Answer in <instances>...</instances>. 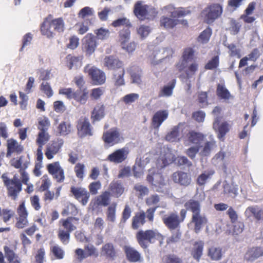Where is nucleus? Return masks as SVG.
Wrapping results in <instances>:
<instances>
[{"instance_id":"obj_1","label":"nucleus","mask_w":263,"mask_h":263,"mask_svg":"<svg viewBox=\"0 0 263 263\" xmlns=\"http://www.w3.org/2000/svg\"><path fill=\"white\" fill-rule=\"evenodd\" d=\"M64 30V23L62 18H58L49 21L46 19L41 27L42 34L47 37H53L55 34L54 31L63 32Z\"/></svg>"},{"instance_id":"obj_2","label":"nucleus","mask_w":263,"mask_h":263,"mask_svg":"<svg viewBox=\"0 0 263 263\" xmlns=\"http://www.w3.org/2000/svg\"><path fill=\"white\" fill-rule=\"evenodd\" d=\"M136 237L140 246L145 249L153 240L159 239L161 238L162 236L157 230L145 231L141 230L137 233Z\"/></svg>"},{"instance_id":"obj_3","label":"nucleus","mask_w":263,"mask_h":263,"mask_svg":"<svg viewBox=\"0 0 263 263\" xmlns=\"http://www.w3.org/2000/svg\"><path fill=\"white\" fill-rule=\"evenodd\" d=\"M147 181L153 186V189L158 192H164V187L166 185V182L162 175L157 172L155 168L148 170V174L146 177Z\"/></svg>"},{"instance_id":"obj_4","label":"nucleus","mask_w":263,"mask_h":263,"mask_svg":"<svg viewBox=\"0 0 263 263\" xmlns=\"http://www.w3.org/2000/svg\"><path fill=\"white\" fill-rule=\"evenodd\" d=\"M223 12L222 6L218 4H213L205 8L203 11L205 20L208 24H211L221 16Z\"/></svg>"},{"instance_id":"obj_5","label":"nucleus","mask_w":263,"mask_h":263,"mask_svg":"<svg viewBox=\"0 0 263 263\" xmlns=\"http://www.w3.org/2000/svg\"><path fill=\"white\" fill-rule=\"evenodd\" d=\"M134 13L139 19H149L150 17H154L156 15L155 10L149 6L144 5L142 2H138L134 7Z\"/></svg>"},{"instance_id":"obj_6","label":"nucleus","mask_w":263,"mask_h":263,"mask_svg":"<svg viewBox=\"0 0 263 263\" xmlns=\"http://www.w3.org/2000/svg\"><path fill=\"white\" fill-rule=\"evenodd\" d=\"M91 77L93 83L97 85H101L105 83L106 76L105 73L95 67L87 65L84 69Z\"/></svg>"},{"instance_id":"obj_7","label":"nucleus","mask_w":263,"mask_h":263,"mask_svg":"<svg viewBox=\"0 0 263 263\" xmlns=\"http://www.w3.org/2000/svg\"><path fill=\"white\" fill-rule=\"evenodd\" d=\"M162 16H166L173 18H178L189 14L190 11L184 8H176L172 5L164 6L161 9Z\"/></svg>"},{"instance_id":"obj_8","label":"nucleus","mask_w":263,"mask_h":263,"mask_svg":"<svg viewBox=\"0 0 263 263\" xmlns=\"http://www.w3.org/2000/svg\"><path fill=\"white\" fill-rule=\"evenodd\" d=\"M175 160V156L170 149H165L162 151L157 160V166L163 168L171 164Z\"/></svg>"},{"instance_id":"obj_9","label":"nucleus","mask_w":263,"mask_h":263,"mask_svg":"<svg viewBox=\"0 0 263 263\" xmlns=\"http://www.w3.org/2000/svg\"><path fill=\"white\" fill-rule=\"evenodd\" d=\"M48 172L53 176L58 182H62L65 179L64 170L60 166L59 162H55L47 165Z\"/></svg>"},{"instance_id":"obj_10","label":"nucleus","mask_w":263,"mask_h":263,"mask_svg":"<svg viewBox=\"0 0 263 263\" xmlns=\"http://www.w3.org/2000/svg\"><path fill=\"white\" fill-rule=\"evenodd\" d=\"M208 219L203 213L192 215L190 224L194 226V232L199 233L202 228L208 223Z\"/></svg>"},{"instance_id":"obj_11","label":"nucleus","mask_w":263,"mask_h":263,"mask_svg":"<svg viewBox=\"0 0 263 263\" xmlns=\"http://www.w3.org/2000/svg\"><path fill=\"white\" fill-rule=\"evenodd\" d=\"M129 150L127 147H124L116 150L108 156L107 159L110 162L115 163H120L125 161L128 155Z\"/></svg>"},{"instance_id":"obj_12","label":"nucleus","mask_w":263,"mask_h":263,"mask_svg":"<svg viewBox=\"0 0 263 263\" xmlns=\"http://www.w3.org/2000/svg\"><path fill=\"white\" fill-rule=\"evenodd\" d=\"M97 47L95 36L92 34H87L83 39V48L88 55H91Z\"/></svg>"},{"instance_id":"obj_13","label":"nucleus","mask_w":263,"mask_h":263,"mask_svg":"<svg viewBox=\"0 0 263 263\" xmlns=\"http://www.w3.org/2000/svg\"><path fill=\"white\" fill-rule=\"evenodd\" d=\"M172 179L174 182L179 184L181 186H187L191 184L192 178L190 174L178 171L173 173Z\"/></svg>"},{"instance_id":"obj_14","label":"nucleus","mask_w":263,"mask_h":263,"mask_svg":"<svg viewBox=\"0 0 263 263\" xmlns=\"http://www.w3.org/2000/svg\"><path fill=\"white\" fill-rule=\"evenodd\" d=\"M71 192L76 199L79 200L83 205L87 203L90 197V194L85 188L72 186Z\"/></svg>"},{"instance_id":"obj_15","label":"nucleus","mask_w":263,"mask_h":263,"mask_svg":"<svg viewBox=\"0 0 263 263\" xmlns=\"http://www.w3.org/2000/svg\"><path fill=\"white\" fill-rule=\"evenodd\" d=\"M162 220L165 225L171 230L177 229L181 222L177 213H171L165 215L162 217Z\"/></svg>"},{"instance_id":"obj_16","label":"nucleus","mask_w":263,"mask_h":263,"mask_svg":"<svg viewBox=\"0 0 263 263\" xmlns=\"http://www.w3.org/2000/svg\"><path fill=\"white\" fill-rule=\"evenodd\" d=\"M102 138L105 143L111 144L119 143L123 140L119 132L115 129H110L104 133Z\"/></svg>"},{"instance_id":"obj_17","label":"nucleus","mask_w":263,"mask_h":263,"mask_svg":"<svg viewBox=\"0 0 263 263\" xmlns=\"http://www.w3.org/2000/svg\"><path fill=\"white\" fill-rule=\"evenodd\" d=\"M220 117L215 118L213 124V127L217 132V137L223 140L226 134L229 131V124L224 122L220 124Z\"/></svg>"},{"instance_id":"obj_18","label":"nucleus","mask_w":263,"mask_h":263,"mask_svg":"<svg viewBox=\"0 0 263 263\" xmlns=\"http://www.w3.org/2000/svg\"><path fill=\"white\" fill-rule=\"evenodd\" d=\"M103 65L108 69L115 70L122 68L123 62L114 55L106 56L103 61Z\"/></svg>"},{"instance_id":"obj_19","label":"nucleus","mask_w":263,"mask_h":263,"mask_svg":"<svg viewBox=\"0 0 263 263\" xmlns=\"http://www.w3.org/2000/svg\"><path fill=\"white\" fill-rule=\"evenodd\" d=\"M78 134L81 137L86 135L91 136V127L88 118H85L79 120L77 124Z\"/></svg>"},{"instance_id":"obj_20","label":"nucleus","mask_w":263,"mask_h":263,"mask_svg":"<svg viewBox=\"0 0 263 263\" xmlns=\"http://www.w3.org/2000/svg\"><path fill=\"white\" fill-rule=\"evenodd\" d=\"M17 212L19 215V217L17 218V221L15 226L18 229H23L27 226L28 224V220L27 219L28 213L25 207V204L24 202L20 205Z\"/></svg>"},{"instance_id":"obj_21","label":"nucleus","mask_w":263,"mask_h":263,"mask_svg":"<svg viewBox=\"0 0 263 263\" xmlns=\"http://www.w3.org/2000/svg\"><path fill=\"white\" fill-rule=\"evenodd\" d=\"M63 143V140L60 139L53 141L51 144L48 145L45 152L46 157L48 159H52L53 156L58 153Z\"/></svg>"},{"instance_id":"obj_22","label":"nucleus","mask_w":263,"mask_h":263,"mask_svg":"<svg viewBox=\"0 0 263 263\" xmlns=\"http://www.w3.org/2000/svg\"><path fill=\"white\" fill-rule=\"evenodd\" d=\"M7 152L6 157L9 158L11 157L12 153H20L23 149V146L18 143V142L13 139L7 140Z\"/></svg>"},{"instance_id":"obj_23","label":"nucleus","mask_w":263,"mask_h":263,"mask_svg":"<svg viewBox=\"0 0 263 263\" xmlns=\"http://www.w3.org/2000/svg\"><path fill=\"white\" fill-rule=\"evenodd\" d=\"M124 251L127 259L131 262H141L143 260L140 253L134 248L125 246Z\"/></svg>"},{"instance_id":"obj_24","label":"nucleus","mask_w":263,"mask_h":263,"mask_svg":"<svg viewBox=\"0 0 263 263\" xmlns=\"http://www.w3.org/2000/svg\"><path fill=\"white\" fill-rule=\"evenodd\" d=\"M194 50L192 48H186L183 54V60L181 64L177 65L178 69L180 72L183 71L186 66L187 62L191 61L194 58Z\"/></svg>"},{"instance_id":"obj_25","label":"nucleus","mask_w":263,"mask_h":263,"mask_svg":"<svg viewBox=\"0 0 263 263\" xmlns=\"http://www.w3.org/2000/svg\"><path fill=\"white\" fill-rule=\"evenodd\" d=\"M263 255V249L261 247L252 248L247 251L245 259L247 261H253Z\"/></svg>"},{"instance_id":"obj_26","label":"nucleus","mask_w":263,"mask_h":263,"mask_svg":"<svg viewBox=\"0 0 263 263\" xmlns=\"http://www.w3.org/2000/svg\"><path fill=\"white\" fill-rule=\"evenodd\" d=\"M105 106L103 104L99 103L93 108L91 115L92 123L99 121L105 116Z\"/></svg>"},{"instance_id":"obj_27","label":"nucleus","mask_w":263,"mask_h":263,"mask_svg":"<svg viewBox=\"0 0 263 263\" xmlns=\"http://www.w3.org/2000/svg\"><path fill=\"white\" fill-rule=\"evenodd\" d=\"M130 75L132 83L137 85H140L142 83L141 69L137 66H132L127 69Z\"/></svg>"},{"instance_id":"obj_28","label":"nucleus","mask_w":263,"mask_h":263,"mask_svg":"<svg viewBox=\"0 0 263 263\" xmlns=\"http://www.w3.org/2000/svg\"><path fill=\"white\" fill-rule=\"evenodd\" d=\"M167 110H159L156 112L153 118V125L154 128H159L162 123L168 117Z\"/></svg>"},{"instance_id":"obj_29","label":"nucleus","mask_w":263,"mask_h":263,"mask_svg":"<svg viewBox=\"0 0 263 263\" xmlns=\"http://www.w3.org/2000/svg\"><path fill=\"white\" fill-rule=\"evenodd\" d=\"M6 186L7 189L8 195L14 200L16 198L18 193L22 189V183L9 182Z\"/></svg>"},{"instance_id":"obj_30","label":"nucleus","mask_w":263,"mask_h":263,"mask_svg":"<svg viewBox=\"0 0 263 263\" xmlns=\"http://www.w3.org/2000/svg\"><path fill=\"white\" fill-rule=\"evenodd\" d=\"M215 174V171L212 168L208 169L202 172L197 178L196 182L199 186H204L207 181L212 178Z\"/></svg>"},{"instance_id":"obj_31","label":"nucleus","mask_w":263,"mask_h":263,"mask_svg":"<svg viewBox=\"0 0 263 263\" xmlns=\"http://www.w3.org/2000/svg\"><path fill=\"white\" fill-rule=\"evenodd\" d=\"M204 138V135L195 131H191L187 134V139L189 143L195 144V145L201 146L202 142Z\"/></svg>"},{"instance_id":"obj_32","label":"nucleus","mask_w":263,"mask_h":263,"mask_svg":"<svg viewBox=\"0 0 263 263\" xmlns=\"http://www.w3.org/2000/svg\"><path fill=\"white\" fill-rule=\"evenodd\" d=\"M186 209L192 213V215L199 214L201 212V205L199 201L190 199L184 204Z\"/></svg>"},{"instance_id":"obj_33","label":"nucleus","mask_w":263,"mask_h":263,"mask_svg":"<svg viewBox=\"0 0 263 263\" xmlns=\"http://www.w3.org/2000/svg\"><path fill=\"white\" fill-rule=\"evenodd\" d=\"M145 213L144 211L136 213L132 219V228L137 229L145 222Z\"/></svg>"},{"instance_id":"obj_34","label":"nucleus","mask_w":263,"mask_h":263,"mask_svg":"<svg viewBox=\"0 0 263 263\" xmlns=\"http://www.w3.org/2000/svg\"><path fill=\"white\" fill-rule=\"evenodd\" d=\"M198 65L196 63L191 64L185 70V72L180 74L179 78L182 81L192 78L195 74V72L198 70Z\"/></svg>"},{"instance_id":"obj_35","label":"nucleus","mask_w":263,"mask_h":263,"mask_svg":"<svg viewBox=\"0 0 263 263\" xmlns=\"http://www.w3.org/2000/svg\"><path fill=\"white\" fill-rule=\"evenodd\" d=\"M223 193L229 196L235 198L238 195V187L237 185L233 183L229 184L227 181L223 182Z\"/></svg>"},{"instance_id":"obj_36","label":"nucleus","mask_w":263,"mask_h":263,"mask_svg":"<svg viewBox=\"0 0 263 263\" xmlns=\"http://www.w3.org/2000/svg\"><path fill=\"white\" fill-rule=\"evenodd\" d=\"M173 53L172 49L166 47L162 48L158 50L156 54L155 55V59L159 62H161L162 60L169 58L172 56Z\"/></svg>"},{"instance_id":"obj_37","label":"nucleus","mask_w":263,"mask_h":263,"mask_svg":"<svg viewBox=\"0 0 263 263\" xmlns=\"http://www.w3.org/2000/svg\"><path fill=\"white\" fill-rule=\"evenodd\" d=\"M177 18L162 16L160 20V25L166 29H172L178 24V21Z\"/></svg>"},{"instance_id":"obj_38","label":"nucleus","mask_w":263,"mask_h":263,"mask_svg":"<svg viewBox=\"0 0 263 263\" xmlns=\"http://www.w3.org/2000/svg\"><path fill=\"white\" fill-rule=\"evenodd\" d=\"M226 153L222 151H220L212 158V163L215 166L226 168V165L224 161Z\"/></svg>"},{"instance_id":"obj_39","label":"nucleus","mask_w":263,"mask_h":263,"mask_svg":"<svg viewBox=\"0 0 263 263\" xmlns=\"http://www.w3.org/2000/svg\"><path fill=\"white\" fill-rule=\"evenodd\" d=\"M109 189L110 194L116 198L120 197L124 191L122 184L118 181L111 183Z\"/></svg>"},{"instance_id":"obj_40","label":"nucleus","mask_w":263,"mask_h":263,"mask_svg":"<svg viewBox=\"0 0 263 263\" xmlns=\"http://www.w3.org/2000/svg\"><path fill=\"white\" fill-rule=\"evenodd\" d=\"M101 254L107 258H114L116 256V251L114 246L111 243H108L103 246Z\"/></svg>"},{"instance_id":"obj_41","label":"nucleus","mask_w":263,"mask_h":263,"mask_svg":"<svg viewBox=\"0 0 263 263\" xmlns=\"http://www.w3.org/2000/svg\"><path fill=\"white\" fill-rule=\"evenodd\" d=\"M110 193L109 191H105L100 195L97 196L96 199V204L99 206H106L110 202Z\"/></svg>"},{"instance_id":"obj_42","label":"nucleus","mask_w":263,"mask_h":263,"mask_svg":"<svg viewBox=\"0 0 263 263\" xmlns=\"http://www.w3.org/2000/svg\"><path fill=\"white\" fill-rule=\"evenodd\" d=\"M216 147V142L214 140L207 141L205 143L202 148L199 152V155L202 157L208 156L210 155L212 150Z\"/></svg>"},{"instance_id":"obj_43","label":"nucleus","mask_w":263,"mask_h":263,"mask_svg":"<svg viewBox=\"0 0 263 263\" xmlns=\"http://www.w3.org/2000/svg\"><path fill=\"white\" fill-rule=\"evenodd\" d=\"M88 97V91L86 89H84L82 92L81 90L75 91L74 99L81 104H84L86 102Z\"/></svg>"},{"instance_id":"obj_44","label":"nucleus","mask_w":263,"mask_h":263,"mask_svg":"<svg viewBox=\"0 0 263 263\" xmlns=\"http://www.w3.org/2000/svg\"><path fill=\"white\" fill-rule=\"evenodd\" d=\"M117 203H112L107 208L106 212V220L111 222H114L116 219Z\"/></svg>"},{"instance_id":"obj_45","label":"nucleus","mask_w":263,"mask_h":263,"mask_svg":"<svg viewBox=\"0 0 263 263\" xmlns=\"http://www.w3.org/2000/svg\"><path fill=\"white\" fill-rule=\"evenodd\" d=\"M58 131L62 136L69 134L71 131V125L68 121L62 122L58 127Z\"/></svg>"},{"instance_id":"obj_46","label":"nucleus","mask_w":263,"mask_h":263,"mask_svg":"<svg viewBox=\"0 0 263 263\" xmlns=\"http://www.w3.org/2000/svg\"><path fill=\"white\" fill-rule=\"evenodd\" d=\"M212 29L209 27L206 28L199 35L197 39L198 42L202 44L208 43L212 35Z\"/></svg>"},{"instance_id":"obj_47","label":"nucleus","mask_w":263,"mask_h":263,"mask_svg":"<svg viewBox=\"0 0 263 263\" xmlns=\"http://www.w3.org/2000/svg\"><path fill=\"white\" fill-rule=\"evenodd\" d=\"M179 130L178 126H175L166 136V140L170 142L177 141L179 139Z\"/></svg>"},{"instance_id":"obj_48","label":"nucleus","mask_w":263,"mask_h":263,"mask_svg":"<svg viewBox=\"0 0 263 263\" xmlns=\"http://www.w3.org/2000/svg\"><path fill=\"white\" fill-rule=\"evenodd\" d=\"M124 74L125 71L123 68L114 72V78L116 85L121 86L124 84V79L123 78Z\"/></svg>"},{"instance_id":"obj_49","label":"nucleus","mask_w":263,"mask_h":263,"mask_svg":"<svg viewBox=\"0 0 263 263\" xmlns=\"http://www.w3.org/2000/svg\"><path fill=\"white\" fill-rule=\"evenodd\" d=\"M130 31L129 28H124L119 33V41L121 45L127 43L130 39Z\"/></svg>"},{"instance_id":"obj_50","label":"nucleus","mask_w":263,"mask_h":263,"mask_svg":"<svg viewBox=\"0 0 263 263\" xmlns=\"http://www.w3.org/2000/svg\"><path fill=\"white\" fill-rule=\"evenodd\" d=\"M217 94L221 99H229L231 97L230 93L226 87L221 84H218Z\"/></svg>"},{"instance_id":"obj_51","label":"nucleus","mask_w":263,"mask_h":263,"mask_svg":"<svg viewBox=\"0 0 263 263\" xmlns=\"http://www.w3.org/2000/svg\"><path fill=\"white\" fill-rule=\"evenodd\" d=\"M208 255L213 260H219L222 256L221 250L219 248L212 247L209 250Z\"/></svg>"},{"instance_id":"obj_52","label":"nucleus","mask_w":263,"mask_h":263,"mask_svg":"<svg viewBox=\"0 0 263 263\" xmlns=\"http://www.w3.org/2000/svg\"><path fill=\"white\" fill-rule=\"evenodd\" d=\"M203 243L202 242L195 243L192 252V255L195 259L199 260L202 255Z\"/></svg>"},{"instance_id":"obj_53","label":"nucleus","mask_w":263,"mask_h":263,"mask_svg":"<svg viewBox=\"0 0 263 263\" xmlns=\"http://www.w3.org/2000/svg\"><path fill=\"white\" fill-rule=\"evenodd\" d=\"M175 87V82H173L171 85L164 86L160 91L159 97H170L172 95L173 90Z\"/></svg>"},{"instance_id":"obj_54","label":"nucleus","mask_w":263,"mask_h":263,"mask_svg":"<svg viewBox=\"0 0 263 263\" xmlns=\"http://www.w3.org/2000/svg\"><path fill=\"white\" fill-rule=\"evenodd\" d=\"M258 205H254L248 206L245 210L244 214L246 217L248 219L253 218L255 220Z\"/></svg>"},{"instance_id":"obj_55","label":"nucleus","mask_w":263,"mask_h":263,"mask_svg":"<svg viewBox=\"0 0 263 263\" xmlns=\"http://www.w3.org/2000/svg\"><path fill=\"white\" fill-rule=\"evenodd\" d=\"M38 121V129H40V131H47L50 125L49 119L47 117H43L40 118Z\"/></svg>"},{"instance_id":"obj_56","label":"nucleus","mask_w":263,"mask_h":263,"mask_svg":"<svg viewBox=\"0 0 263 263\" xmlns=\"http://www.w3.org/2000/svg\"><path fill=\"white\" fill-rule=\"evenodd\" d=\"M134 189L136 192L137 195L140 198H142L148 193V189L147 187L139 183L135 184Z\"/></svg>"},{"instance_id":"obj_57","label":"nucleus","mask_w":263,"mask_h":263,"mask_svg":"<svg viewBox=\"0 0 263 263\" xmlns=\"http://www.w3.org/2000/svg\"><path fill=\"white\" fill-rule=\"evenodd\" d=\"M85 169V166L83 164L78 163L75 165L74 167V171L76 173V176L78 178L81 180L83 179L84 177Z\"/></svg>"},{"instance_id":"obj_58","label":"nucleus","mask_w":263,"mask_h":263,"mask_svg":"<svg viewBox=\"0 0 263 263\" xmlns=\"http://www.w3.org/2000/svg\"><path fill=\"white\" fill-rule=\"evenodd\" d=\"M200 147L201 146L198 145L192 146L186 149L185 153L192 160H194L195 159L196 155L199 152Z\"/></svg>"},{"instance_id":"obj_59","label":"nucleus","mask_w":263,"mask_h":263,"mask_svg":"<svg viewBox=\"0 0 263 263\" xmlns=\"http://www.w3.org/2000/svg\"><path fill=\"white\" fill-rule=\"evenodd\" d=\"M223 44L229 49L230 55L231 57H237L238 58L240 57V50L236 48L235 44H228L226 42L223 43Z\"/></svg>"},{"instance_id":"obj_60","label":"nucleus","mask_w":263,"mask_h":263,"mask_svg":"<svg viewBox=\"0 0 263 263\" xmlns=\"http://www.w3.org/2000/svg\"><path fill=\"white\" fill-rule=\"evenodd\" d=\"M47 131H40L38 134L36 142L41 145L45 144L49 139V136Z\"/></svg>"},{"instance_id":"obj_61","label":"nucleus","mask_w":263,"mask_h":263,"mask_svg":"<svg viewBox=\"0 0 263 263\" xmlns=\"http://www.w3.org/2000/svg\"><path fill=\"white\" fill-rule=\"evenodd\" d=\"M139 98V95L136 93H132L125 95L122 100L126 104H129L137 100Z\"/></svg>"},{"instance_id":"obj_62","label":"nucleus","mask_w":263,"mask_h":263,"mask_svg":"<svg viewBox=\"0 0 263 263\" xmlns=\"http://www.w3.org/2000/svg\"><path fill=\"white\" fill-rule=\"evenodd\" d=\"M150 32V28L147 26L142 25L137 29V33L142 39L147 36Z\"/></svg>"},{"instance_id":"obj_63","label":"nucleus","mask_w":263,"mask_h":263,"mask_svg":"<svg viewBox=\"0 0 263 263\" xmlns=\"http://www.w3.org/2000/svg\"><path fill=\"white\" fill-rule=\"evenodd\" d=\"M66 59L68 62L67 66L70 69H72L73 67H77L80 62V58L79 57H72L70 55H68Z\"/></svg>"},{"instance_id":"obj_64","label":"nucleus","mask_w":263,"mask_h":263,"mask_svg":"<svg viewBox=\"0 0 263 263\" xmlns=\"http://www.w3.org/2000/svg\"><path fill=\"white\" fill-rule=\"evenodd\" d=\"M41 90L47 95L48 98L52 96L53 92L49 85V83L47 82H43L41 86Z\"/></svg>"}]
</instances>
